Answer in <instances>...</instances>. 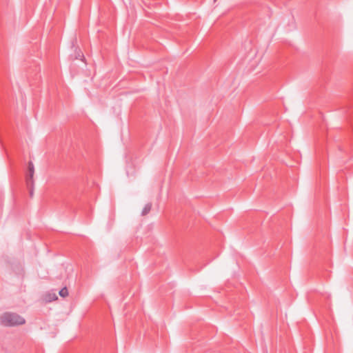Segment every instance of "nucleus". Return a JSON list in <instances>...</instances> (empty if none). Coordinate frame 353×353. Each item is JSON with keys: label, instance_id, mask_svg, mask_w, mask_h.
Masks as SVG:
<instances>
[{"label": "nucleus", "instance_id": "nucleus-1", "mask_svg": "<svg viewBox=\"0 0 353 353\" xmlns=\"http://www.w3.org/2000/svg\"><path fill=\"white\" fill-rule=\"evenodd\" d=\"M25 323L23 317L14 312H5L0 316V324L6 327L21 325Z\"/></svg>", "mask_w": 353, "mask_h": 353}, {"label": "nucleus", "instance_id": "nucleus-2", "mask_svg": "<svg viewBox=\"0 0 353 353\" xmlns=\"http://www.w3.org/2000/svg\"><path fill=\"white\" fill-rule=\"evenodd\" d=\"M34 173V168L33 163L32 161H29L28 165V174L26 176V185H27L28 188L34 185V180H33Z\"/></svg>", "mask_w": 353, "mask_h": 353}, {"label": "nucleus", "instance_id": "nucleus-3", "mask_svg": "<svg viewBox=\"0 0 353 353\" xmlns=\"http://www.w3.org/2000/svg\"><path fill=\"white\" fill-rule=\"evenodd\" d=\"M151 208H152V204L150 203H147L145 205V207L143 208L141 214L143 216L148 214L150 212V211L151 210Z\"/></svg>", "mask_w": 353, "mask_h": 353}, {"label": "nucleus", "instance_id": "nucleus-4", "mask_svg": "<svg viewBox=\"0 0 353 353\" xmlns=\"http://www.w3.org/2000/svg\"><path fill=\"white\" fill-rule=\"evenodd\" d=\"M59 295L62 297H65L68 295V289L66 288H62L60 291H59Z\"/></svg>", "mask_w": 353, "mask_h": 353}, {"label": "nucleus", "instance_id": "nucleus-5", "mask_svg": "<svg viewBox=\"0 0 353 353\" xmlns=\"http://www.w3.org/2000/svg\"><path fill=\"white\" fill-rule=\"evenodd\" d=\"M30 191V196L32 197L33 196V186H30L28 188Z\"/></svg>", "mask_w": 353, "mask_h": 353}]
</instances>
